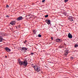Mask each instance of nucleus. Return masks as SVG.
Wrapping results in <instances>:
<instances>
[{
	"instance_id": "39448f33",
	"label": "nucleus",
	"mask_w": 78,
	"mask_h": 78,
	"mask_svg": "<svg viewBox=\"0 0 78 78\" xmlns=\"http://www.w3.org/2000/svg\"><path fill=\"white\" fill-rule=\"evenodd\" d=\"M68 37L69 38L72 39V35L70 33H69L68 34Z\"/></svg>"
},
{
	"instance_id": "a878e982",
	"label": "nucleus",
	"mask_w": 78,
	"mask_h": 78,
	"mask_svg": "<svg viewBox=\"0 0 78 78\" xmlns=\"http://www.w3.org/2000/svg\"><path fill=\"white\" fill-rule=\"evenodd\" d=\"M75 51H76H76H74V52H75Z\"/></svg>"
},
{
	"instance_id": "20e7f679",
	"label": "nucleus",
	"mask_w": 78,
	"mask_h": 78,
	"mask_svg": "<svg viewBox=\"0 0 78 78\" xmlns=\"http://www.w3.org/2000/svg\"><path fill=\"white\" fill-rule=\"evenodd\" d=\"M23 17L22 16H20L18 18H17V20H21L22 19H23Z\"/></svg>"
},
{
	"instance_id": "6ab92c4d",
	"label": "nucleus",
	"mask_w": 78,
	"mask_h": 78,
	"mask_svg": "<svg viewBox=\"0 0 78 78\" xmlns=\"http://www.w3.org/2000/svg\"><path fill=\"white\" fill-rule=\"evenodd\" d=\"M6 8H9V5H7L6 6Z\"/></svg>"
},
{
	"instance_id": "c85d7f7f",
	"label": "nucleus",
	"mask_w": 78,
	"mask_h": 78,
	"mask_svg": "<svg viewBox=\"0 0 78 78\" xmlns=\"http://www.w3.org/2000/svg\"><path fill=\"white\" fill-rule=\"evenodd\" d=\"M6 58H7V56H5Z\"/></svg>"
},
{
	"instance_id": "4468645a",
	"label": "nucleus",
	"mask_w": 78,
	"mask_h": 78,
	"mask_svg": "<svg viewBox=\"0 0 78 78\" xmlns=\"http://www.w3.org/2000/svg\"><path fill=\"white\" fill-rule=\"evenodd\" d=\"M38 37H42V35H41V34H39L38 35Z\"/></svg>"
},
{
	"instance_id": "bb28decb",
	"label": "nucleus",
	"mask_w": 78,
	"mask_h": 78,
	"mask_svg": "<svg viewBox=\"0 0 78 78\" xmlns=\"http://www.w3.org/2000/svg\"><path fill=\"white\" fill-rule=\"evenodd\" d=\"M19 28H20V27H19Z\"/></svg>"
},
{
	"instance_id": "f03ea898",
	"label": "nucleus",
	"mask_w": 78,
	"mask_h": 78,
	"mask_svg": "<svg viewBox=\"0 0 78 78\" xmlns=\"http://www.w3.org/2000/svg\"><path fill=\"white\" fill-rule=\"evenodd\" d=\"M34 68L35 71H36L38 72H40V70H41V69H40V68H39V67L38 66H34Z\"/></svg>"
},
{
	"instance_id": "393cba45",
	"label": "nucleus",
	"mask_w": 78,
	"mask_h": 78,
	"mask_svg": "<svg viewBox=\"0 0 78 78\" xmlns=\"http://www.w3.org/2000/svg\"><path fill=\"white\" fill-rule=\"evenodd\" d=\"M63 59H66V58H65V57H63Z\"/></svg>"
},
{
	"instance_id": "f3484780",
	"label": "nucleus",
	"mask_w": 78,
	"mask_h": 78,
	"mask_svg": "<svg viewBox=\"0 0 78 78\" xmlns=\"http://www.w3.org/2000/svg\"><path fill=\"white\" fill-rule=\"evenodd\" d=\"M68 2V0H65V3H66V2Z\"/></svg>"
},
{
	"instance_id": "ddd939ff",
	"label": "nucleus",
	"mask_w": 78,
	"mask_h": 78,
	"mask_svg": "<svg viewBox=\"0 0 78 78\" xmlns=\"http://www.w3.org/2000/svg\"><path fill=\"white\" fill-rule=\"evenodd\" d=\"M63 14H64V15H65V16H66V14H67V13L66 12H63Z\"/></svg>"
},
{
	"instance_id": "6e6552de",
	"label": "nucleus",
	"mask_w": 78,
	"mask_h": 78,
	"mask_svg": "<svg viewBox=\"0 0 78 78\" xmlns=\"http://www.w3.org/2000/svg\"><path fill=\"white\" fill-rule=\"evenodd\" d=\"M16 21H13L10 23V24L12 25H14L15 24H16Z\"/></svg>"
},
{
	"instance_id": "2eb2a0df",
	"label": "nucleus",
	"mask_w": 78,
	"mask_h": 78,
	"mask_svg": "<svg viewBox=\"0 0 78 78\" xmlns=\"http://www.w3.org/2000/svg\"><path fill=\"white\" fill-rule=\"evenodd\" d=\"M48 17V15H47L45 16V18H47V17Z\"/></svg>"
},
{
	"instance_id": "dca6fc26",
	"label": "nucleus",
	"mask_w": 78,
	"mask_h": 78,
	"mask_svg": "<svg viewBox=\"0 0 78 78\" xmlns=\"http://www.w3.org/2000/svg\"><path fill=\"white\" fill-rule=\"evenodd\" d=\"M78 46V45L77 44H75L74 46V47H77Z\"/></svg>"
},
{
	"instance_id": "a211bd4d",
	"label": "nucleus",
	"mask_w": 78,
	"mask_h": 78,
	"mask_svg": "<svg viewBox=\"0 0 78 78\" xmlns=\"http://www.w3.org/2000/svg\"><path fill=\"white\" fill-rule=\"evenodd\" d=\"M45 0H43L42 1V3H44V2H45Z\"/></svg>"
},
{
	"instance_id": "423d86ee",
	"label": "nucleus",
	"mask_w": 78,
	"mask_h": 78,
	"mask_svg": "<svg viewBox=\"0 0 78 78\" xmlns=\"http://www.w3.org/2000/svg\"><path fill=\"white\" fill-rule=\"evenodd\" d=\"M45 21L46 22L48 25L50 24V20H46Z\"/></svg>"
},
{
	"instance_id": "7ed1b4c3",
	"label": "nucleus",
	"mask_w": 78,
	"mask_h": 78,
	"mask_svg": "<svg viewBox=\"0 0 78 78\" xmlns=\"http://www.w3.org/2000/svg\"><path fill=\"white\" fill-rule=\"evenodd\" d=\"M22 49H21V50L22 51H24L25 52L27 50V48H26L25 47H23L21 48Z\"/></svg>"
},
{
	"instance_id": "9d476101",
	"label": "nucleus",
	"mask_w": 78,
	"mask_h": 78,
	"mask_svg": "<svg viewBox=\"0 0 78 78\" xmlns=\"http://www.w3.org/2000/svg\"><path fill=\"white\" fill-rule=\"evenodd\" d=\"M3 41V38L0 37V42H2Z\"/></svg>"
},
{
	"instance_id": "412c9836",
	"label": "nucleus",
	"mask_w": 78,
	"mask_h": 78,
	"mask_svg": "<svg viewBox=\"0 0 78 78\" xmlns=\"http://www.w3.org/2000/svg\"><path fill=\"white\" fill-rule=\"evenodd\" d=\"M6 17H8V18H9V16H8V15H7L6 16Z\"/></svg>"
},
{
	"instance_id": "b1692460",
	"label": "nucleus",
	"mask_w": 78,
	"mask_h": 78,
	"mask_svg": "<svg viewBox=\"0 0 78 78\" xmlns=\"http://www.w3.org/2000/svg\"><path fill=\"white\" fill-rule=\"evenodd\" d=\"M73 58H74L73 57H72L71 59H73Z\"/></svg>"
},
{
	"instance_id": "0eeeda50",
	"label": "nucleus",
	"mask_w": 78,
	"mask_h": 78,
	"mask_svg": "<svg viewBox=\"0 0 78 78\" xmlns=\"http://www.w3.org/2000/svg\"><path fill=\"white\" fill-rule=\"evenodd\" d=\"M5 49L6 51H8V52L11 51V50L8 48H5Z\"/></svg>"
},
{
	"instance_id": "9b49d317",
	"label": "nucleus",
	"mask_w": 78,
	"mask_h": 78,
	"mask_svg": "<svg viewBox=\"0 0 78 78\" xmlns=\"http://www.w3.org/2000/svg\"><path fill=\"white\" fill-rule=\"evenodd\" d=\"M65 55H68V52L67 51H65Z\"/></svg>"
},
{
	"instance_id": "f8f14e48",
	"label": "nucleus",
	"mask_w": 78,
	"mask_h": 78,
	"mask_svg": "<svg viewBox=\"0 0 78 78\" xmlns=\"http://www.w3.org/2000/svg\"><path fill=\"white\" fill-rule=\"evenodd\" d=\"M60 41V39H57L56 40V41L57 42H59Z\"/></svg>"
},
{
	"instance_id": "5701e85b",
	"label": "nucleus",
	"mask_w": 78,
	"mask_h": 78,
	"mask_svg": "<svg viewBox=\"0 0 78 78\" xmlns=\"http://www.w3.org/2000/svg\"><path fill=\"white\" fill-rule=\"evenodd\" d=\"M51 39H52V40H53V37H51Z\"/></svg>"
},
{
	"instance_id": "cd10ccee",
	"label": "nucleus",
	"mask_w": 78,
	"mask_h": 78,
	"mask_svg": "<svg viewBox=\"0 0 78 78\" xmlns=\"http://www.w3.org/2000/svg\"><path fill=\"white\" fill-rule=\"evenodd\" d=\"M16 27V28H17V27Z\"/></svg>"
},
{
	"instance_id": "f257e3e1",
	"label": "nucleus",
	"mask_w": 78,
	"mask_h": 78,
	"mask_svg": "<svg viewBox=\"0 0 78 78\" xmlns=\"http://www.w3.org/2000/svg\"><path fill=\"white\" fill-rule=\"evenodd\" d=\"M18 61L19 63V65L22 66L23 65L25 67H27L28 64V62L27 61H21L20 59L18 58Z\"/></svg>"
},
{
	"instance_id": "1a4fd4ad",
	"label": "nucleus",
	"mask_w": 78,
	"mask_h": 78,
	"mask_svg": "<svg viewBox=\"0 0 78 78\" xmlns=\"http://www.w3.org/2000/svg\"><path fill=\"white\" fill-rule=\"evenodd\" d=\"M69 20H70V21H73V18H72V16H70L69 18Z\"/></svg>"
},
{
	"instance_id": "aec40b11",
	"label": "nucleus",
	"mask_w": 78,
	"mask_h": 78,
	"mask_svg": "<svg viewBox=\"0 0 78 78\" xmlns=\"http://www.w3.org/2000/svg\"><path fill=\"white\" fill-rule=\"evenodd\" d=\"M26 42H27V40H25V41L24 42V44H26Z\"/></svg>"
},
{
	"instance_id": "4be33fe9",
	"label": "nucleus",
	"mask_w": 78,
	"mask_h": 78,
	"mask_svg": "<svg viewBox=\"0 0 78 78\" xmlns=\"http://www.w3.org/2000/svg\"><path fill=\"white\" fill-rule=\"evenodd\" d=\"M34 54V53H31L30 54L31 55H32Z\"/></svg>"
}]
</instances>
